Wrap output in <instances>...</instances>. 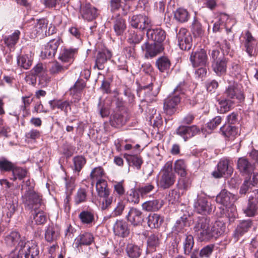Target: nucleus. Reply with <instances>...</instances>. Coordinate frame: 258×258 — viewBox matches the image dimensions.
<instances>
[{
	"label": "nucleus",
	"instance_id": "obj_1",
	"mask_svg": "<svg viewBox=\"0 0 258 258\" xmlns=\"http://www.w3.org/2000/svg\"><path fill=\"white\" fill-rule=\"evenodd\" d=\"M4 240L8 247H13L18 244V246L10 253L11 258H35L39 254L38 248L28 245V241L25 237H21L17 231H13L8 234Z\"/></svg>",
	"mask_w": 258,
	"mask_h": 258
},
{
	"label": "nucleus",
	"instance_id": "obj_2",
	"mask_svg": "<svg viewBox=\"0 0 258 258\" xmlns=\"http://www.w3.org/2000/svg\"><path fill=\"white\" fill-rule=\"evenodd\" d=\"M194 229L201 241H209L211 238H217L223 233L225 226L222 222L219 221L211 225L209 219L202 217L198 219Z\"/></svg>",
	"mask_w": 258,
	"mask_h": 258
},
{
	"label": "nucleus",
	"instance_id": "obj_3",
	"mask_svg": "<svg viewBox=\"0 0 258 258\" xmlns=\"http://www.w3.org/2000/svg\"><path fill=\"white\" fill-rule=\"evenodd\" d=\"M183 85L181 83L179 84L174 89L173 93L164 100L163 108L167 114L172 115L176 111L177 106L181 100V97L178 93H183Z\"/></svg>",
	"mask_w": 258,
	"mask_h": 258
},
{
	"label": "nucleus",
	"instance_id": "obj_4",
	"mask_svg": "<svg viewBox=\"0 0 258 258\" xmlns=\"http://www.w3.org/2000/svg\"><path fill=\"white\" fill-rule=\"evenodd\" d=\"M22 199L25 206L35 211L44 206L41 197L33 190H27L22 196Z\"/></svg>",
	"mask_w": 258,
	"mask_h": 258
},
{
	"label": "nucleus",
	"instance_id": "obj_5",
	"mask_svg": "<svg viewBox=\"0 0 258 258\" xmlns=\"http://www.w3.org/2000/svg\"><path fill=\"white\" fill-rule=\"evenodd\" d=\"M176 180V176L172 171L171 163L167 162L161 172V176L159 180V186L166 189L173 185Z\"/></svg>",
	"mask_w": 258,
	"mask_h": 258
},
{
	"label": "nucleus",
	"instance_id": "obj_6",
	"mask_svg": "<svg viewBox=\"0 0 258 258\" xmlns=\"http://www.w3.org/2000/svg\"><path fill=\"white\" fill-rule=\"evenodd\" d=\"M178 44L180 48L183 50H188L192 46V37L189 32L185 28H181L177 33Z\"/></svg>",
	"mask_w": 258,
	"mask_h": 258
},
{
	"label": "nucleus",
	"instance_id": "obj_7",
	"mask_svg": "<svg viewBox=\"0 0 258 258\" xmlns=\"http://www.w3.org/2000/svg\"><path fill=\"white\" fill-rule=\"evenodd\" d=\"M208 59L206 51L203 49L192 52L189 58L192 66L194 68L206 66L208 62Z\"/></svg>",
	"mask_w": 258,
	"mask_h": 258
},
{
	"label": "nucleus",
	"instance_id": "obj_8",
	"mask_svg": "<svg viewBox=\"0 0 258 258\" xmlns=\"http://www.w3.org/2000/svg\"><path fill=\"white\" fill-rule=\"evenodd\" d=\"M142 50L145 52V57L147 58H153L163 50V47L161 44H149L146 42L142 46Z\"/></svg>",
	"mask_w": 258,
	"mask_h": 258
},
{
	"label": "nucleus",
	"instance_id": "obj_9",
	"mask_svg": "<svg viewBox=\"0 0 258 258\" xmlns=\"http://www.w3.org/2000/svg\"><path fill=\"white\" fill-rule=\"evenodd\" d=\"M237 200L236 197L226 189H223L216 197V201L226 207L233 206V204Z\"/></svg>",
	"mask_w": 258,
	"mask_h": 258
},
{
	"label": "nucleus",
	"instance_id": "obj_10",
	"mask_svg": "<svg viewBox=\"0 0 258 258\" xmlns=\"http://www.w3.org/2000/svg\"><path fill=\"white\" fill-rule=\"evenodd\" d=\"M233 172V169L229 164L227 159L221 160L217 165V170L213 172V175L215 178H220L224 175H230Z\"/></svg>",
	"mask_w": 258,
	"mask_h": 258
},
{
	"label": "nucleus",
	"instance_id": "obj_11",
	"mask_svg": "<svg viewBox=\"0 0 258 258\" xmlns=\"http://www.w3.org/2000/svg\"><path fill=\"white\" fill-rule=\"evenodd\" d=\"M80 13L82 18L88 21L94 20L97 16V9L89 3L81 5Z\"/></svg>",
	"mask_w": 258,
	"mask_h": 258
},
{
	"label": "nucleus",
	"instance_id": "obj_12",
	"mask_svg": "<svg viewBox=\"0 0 258 258\" xmlns=\"http://www.w3.org/2000/svg\"><path fill=\"white\" fill-rule=\"evenodd\" d=\"M194 208L198 213L202 214H209L212 211L211 205L207 199L204 197H198L195 202Z\"/></svg>",
	"mask_w": 258,
	"mask_h": 258
},
{
	"label": "nucleus",
	"instance_id": "obj_13",
	"mask_svg": "<svg viewBox=\"0 0 258 258\" xmlns=\"http://www.w3.org/2000/svg\"><path fill=\"white\" fill-rule=\"evenodd\" d=\"M60 39L57 37L50 40L45 45L42 53L45 57L52 58L56 52L57 48L60 44Z\"/></svg>",
	"mask_w": 258,
	"mask_h": 258
},
{
	"label": "nucleus",
	"instance_id": "obj_14",
	"mask_svg": "<svg viewBox=\"0 0 258 258\" xmlns=\"http://www.w3.org/2000/svg\"><path fill=\"white\" fill-rule=\"evenodd\" d=\"M151 21L146 16L139 15L133 16L131 25L133 27L140 29H147L150 26Z\"/></svg>",
	"mask_w": 258,
	"mask_h": 258
},
{
	"label": "nucleus",
	"instance_id": "obj_15",
	"mask_svg": "<svg viewBox=\"0 0 258 258\" xmlns=\"http://www.w3.org/2000/svg\"><path fill=\"white\" fill-rule=\"evenodd\" d=\"M6 205L3 207V212L4 214H6L8 218H11L16 211L18 202L16 197H13L11 200L8 199V196H6Z\"/></svg>",
	"mask_w": 258,
	"mask_h": 258
},
{
	"label": "nucleus",
	"instance_id": "obj_16",
	"mask_svg": "<svg viewBox=\"0 0 258 258\" xmlns=\"http://www.w3.org/2000/svg\"><path fill=\"white\" fill-rule=\"evenodd\" d=\"M111 51L104 49L101 51H98L96 56L95 64L94 68H97L99 70H102L104 68V63L108 59L111 57Z\"/></svg>",
	"mask_w": 258,
	"mask_h": 258
},
{
	"label": "nucleus",
	"instance_id": "obj_17",
	"mask_svg": "<svg viewBox=\"0 0 258 258\" xmlns=\"http://www.w3.org/2000/svg\"><path fill=\"white\" fill-rule=\"evenodd\" d=\"M147 36L154 43L161 44L166 37L165 32L160 28L156 29H149L147 32Z\"/></svg>",
	"mask_w": 258,
	"mask_h": 258
},
{
	"label": "nucleus",
	"instance_id": "obj_18",
	"mask_svg": "<svg viewBox=\"0 0 258 258\" xmlns=\"http://www.w3.org/2000/svg\"><path fill=\"white\" fill-rule=\"evenodd\" d=\"M49 104L52 110H54L56 108L59 109L64 112L66 115L71 110V103L68 100L53 99L49 101Z\"/></svg>",
	"mask_w": 258,
	"mask_h": 258
},
{
	"label": "nucleus",
	"instance_id": "obj_19",
	"mask_svg": "<svg viewBox=\"0 0 258 258\" xmlns=\"http://www.w3.org/2000/svg\"><path fill=\"white\" fill-rule=\"evenodd\" d=\"M221 131L229 141L234 140L239 135L238 128L229 124H224L221 127Z\"/></svg>",
	"mask_w": 258,
	"mask_h": 258
},
{
	"label": "nucleus",
	"instance_id": "obj_20",
	"mask_svg": "<svg viewBox=\"0 0 258 258\" xmlns=\"http://www.w3.org/2000/svg\"><path fill=\"white\" fill-rule=\"evenodd\" d=\"M164 204L162 200H154L144 202L142 205L143 210L148 212H156L160 210Z\"/></svg>",
	"mask_w": 258,
	"mask_h": 258
},
{
	"label": "nucleus",
	"instance_id": "obj_21",
	"mask_svg": "<svg viewBox=\"0 0 258 258\" xmlns=\"http://www.w3.org/2000/svg\"><path fill=\"white\" fill-rule=\"evenodd\" d=\"M77 52V49H64L60 53L58 59L62 62L71 64L74 61V55Z\"/></svg>",
	"mask_w": 258,
	"mask_h": 258
},
{
	"label": "nucleus",
	"instance_id": "obj_22",
	"mask_svg": "<svg viewBox=\"0 0 258 258\" xmlns=\"http://www.w3.org/2000/svg\"><path fill=\"white\" fill-rule=\"evenodd\" d=\"M59 236V232L56 226L54 225L48 226L45 233V238L47 242H52L56 241Z\"/></svg>",
	"mask_w": 258,
	"mask_h": 258
},
{
	"label": "nucleus",
	"instance_id": "obj_23",
	"mask_svg": "<svg viewBox=\"0 0 258 258\" xmlns=\"http://www.w3.org/2000/svg\"><path fill=\"white\" fill-rule=\"evenodd\" d=\"M127 219L132 224L137 225L143 220L142 212L138 209L132 208L128 213Z\"/></svg>",
	"mask_w": 258,
	"mask_h": 258
},
{
	"label": "nucleus",
	"instance_id": "obj_24",
	"mask_svg": "<svg viewBox=\"0 0 258 258\" xmlns=\"http://www.w3.org/2000/svg\"><path fill=\"white\" fill-rule=\"evenodd\" d=\"M164 219L160 215L153 213L150 214L148 217V225L151 228H157L163 222Z\"/></svg>",
	"mask_w": 258,
	"mask_h": 258
},
{
	"label": "nucleus",
	"instance_id": "obj_25",
	"mask_svg": "<svg viewBox=\"0 0 258 258\" xmlns=\"http://www.w3.org/2000/svg\"><path fill=\"white\" fill-rule=\"evenodd\" d=\"M79 218L84 224H90L94 220V213L93 210H84L79 215Z\"/></svg>",
	"mask_w": 258,
	"mask_h": 258
},
{
	"label": "nucleus",
	"instance_id": "obj_26",
	"mask_svg": "<svg viewBox=\"0 0 258 258\" xmlns=\"http://www.w3.org/2000/svg\"><path fill=\"white\" fill-rule=\"evenodd\" d=\"M225 93L227 97L231 99L236 98L240 101H242L244 99L243 94L238 92V90L234 83L230 85L226 89Z\"/></svg>",
	"mask_w": 258,
	"mask_h": 258
},
{
	"label": "nucleus",
	"instance_id": "obj_27",
	"mask_svg": "<svg viewBox=\"0 0 258 258\" xmlns=\"http://www.w3.org/2000/svg\"><path fill=\"white\" fill-rule=\"evenodd\" d=\"M237 167L241 172L249 173L253 170V166L245 158H240L237 162Z\"/></svg>",
	"mask_w": 258,
	"mask_h": 258
},
{
	"label": "nucleus",
	"instance_id": "obj_28",
	"mask_svg": "<svg viewBox=\"0 0 258 258\" xmlns=\"http://www.w3.org/2000/svg\"><path fill=\"white\" fill-rule=\"evenodd\" d=\"M114 232L118 236L125 237L127 236L128 234V230L126 223L122 221H117L114 228Z\"/></svg>",
	"mask_w": 258,
	"mask_h": 258
},
{
	"label": "nucleus",
	"instance_id": "obj_29",
	"mask_svg": "<svg viewBox=\"0 0 258 258\" xmlns=\"http://www.w3.org/2000/svg\"><path fill=\"white\" fill-rule=\"evenodd\" d=\"M156 66L160 72H165L169 70L171 66V62L167 57L161 56L157 59Z\"/></svg>",
	"mask_w": 258,
	"mask_h": 258
},
{
	"label": "nucleus",
	"instance_id": "obj_30",
	"mask_svg": "<svg viewBox=\"0 0 258 258\" xmlns=\"http://www.w3.org/2000/svg\"><path fill=\"white\" fill-rule=\"evenodd\" d=\"M214 72L219 76L225 73L226 71V61L225 59H217L212 64Z\"/></svg>",
	"mask_w": 258,
	"mask_h": 258
},
{
	"label": "nucleus",
	"instance_id": "obj_31",
	"mask_svg": "<svg viewBox=\"0 0 258 258\" xmlns=\"http://www.w3.org/2000/svg\"><path fill=\"white\" fill-rule=\"evenodd\" d=\"M33 57L31 54H26L18 57L17 63L18 65L24 69H28L32 65Z\"/></svg>",
	"mask_w": 258,
	"mask_h": 258
},
{
	"label": "nucleus",
	"instance_id": "obj_32",
	"mask_svg": "<svg viewBox=\"0 0 258 258\" xmlns=\"http://www.w3.org/2000/svg\"><path fill=\"white\" fill-rule=\"evenodd\" d=\"M94 239L93 235L90 233H85L80 235L77 238L76 244L89 245L92 243Z\"/></svg>",
	"mask_w": 258,
	"mask_h": 258
},
{
	"label": "nucleus",
	"instance_id": "obj_33",
	"mask_svg": "<svg viewBox=\"0 0 258 258\" xmlns=\"http://www.w3.org/2000/svg\"><path fill=\"white\" fill-rule=\"evenodd\" d=\"M107 187V182L105 180L98 179L96 183V188L99 196L109 195V191Z\"/></svg>",
	"mask_w": 258,
	"mask_h": 258
},
{
	"label": "nucleus",
	"instance_id": "obj_34",
	"mask_svg": "<svg viewBox=\"0 0 258 258\" xmlns=\"http://www.w3.org/2000/svg\"><path fill=\"white\" fill-rule=\"evenodd\" d=\"M174 18L180 23L187 22L189 18V14L186 9L179 8L174 12Z\"/></svg>",
	"mask_w": 258,
	"mask_h": 258
},
{
	"label": "nucleus",
	"instance_id": "obj_35",
	"mask_svg": "<svg viewBox=\"0 0 258 258\" xmlns=\"http://www.w3.org/2000/svg\"><path fill=\"white\" fill-rule=\"evenodd\" d=\"M21 32L18 30H16L11 35L6 36L4 38L5 44L8 47L14 46L18 42Z\"/></svg>",
	"mask_w": 258,
	"mask_h": 258
},
{
	"label": "nucleus",
	"instance_id": "obj_36",
	"mask_svg": "<svg viewBox=\"0 0 258 258\" xmlns=\"http://www.w3.org/2000/svg\"><path fill=\"white\" fill-rule=\"evenodd\" d=\"M174 171L182 177L186 175V165L185 162L181 159L176 160L174 164Z\"/></svg>",
	"mask_w": 258,
	"mask_h": 258
},
{
	"label": "nucleus",
	"instance_id": "obj_37",
	"mask_svg": "<svg viewBox=\"0 0 258 258\" xmlns=\"http://www.w3.org/2000/svg\"><path fill=\"white\" fill-rule=\"evenodd\" d=\"M70 64L62 66L57 61H54L49 69L50 73L52 75H57L64 72L68 69Z\"/></svg>",
	"mask_w": 258,
	"mask_h": 258
},
{
	"label": "nucleus",
	"instance_id": "obj_38",
	"mask_svg": "<svg viewBox=\"0 0 258 258\" xmlns=\"http://www.w3.org/2000/svg\"><path fill=\"white\" fill-rule=\"evenodd\" d=\"M11 171L13 177H10V179L13 181H15L17 179L22 180L26 176V170L21 167L17 166L16 165Z\"/></svg>",
	"mask_w": 258,
	"mask_h": 258
},
{
	"label": "nucleus",
	"instance_id": "obj_39",
	"mask_svg": "<svg viewBox=\"0 0 258 258\" xmlns=\"http://www.w3.org/2000/svg\"><path fill=\"white\" fill-rule=\"evenodd\" d=\"M245 35L246 51L248 55L251 56L253 52L252 43L255 41V39L248 31L246 32Z\"/></svg>",
	"mask_w": 258,
	"mask_h": 258
},
{
	"label": "nucleus",
	"instance_id": "obj_40",
	"mask_svg": "<svg viewBox=\"0 0 258 258\" xmlns=\"http://www.w3.org/2000/svg\"><path fill=\"white\" fill-rule=\"evenodd\" d=\"M124 181L122 180L119 182H117L114 184V192H115L116 195L115 198V201L118 200L120 199V198H122L125 193V188L124 185L123 184Z\"/></svg>",
	"mask_w": 258,
	"mask_h": 258
},
{
	"label": "nucleus",
	"instance_id": "obj_41",
	"mask_svg": "<svg viewBox=\"0 0 258 258\" xmlns=\"http://www.w3.org/2000/svg\"><path fill=\"white\" fill-rule=\"evenodd\" d=\"M251 226V222L250 220L244 221L241 222L235 230V234L237 236L242 235L247 232Z\"/></svg>",
	"mask_w": 258,
	"mask_h": 258
},
{
	"label": "nucleus",
	"instance_id": "obj_42",
	"mask_svg": "<svg viewBox=\"0 0 258 258\" xmlns=\"http://www.w3.org/2000/svg\"><path fill=\"white\" fill-rule=\"evenodd\" d=\"M86 83L82 79L78 80L73 87L70 88V93L75 95L80 93L85 87Z\"/></svg>",
	"mask_w": 258,
	"mask_h": 258
},
{
	"label": "nucleus",
	"instance_id": "obj_43",
	"mask_svg": "<svg viewBox=\"0 0 258 258\" xmlns=\"http://www.w3.org/2000/svg\"><path fill=\"white\" fill-rule=\"evenodd\" d=\"M87 199L86 189L80 188L77 191L75 196L74 202L75 205H79L80 203L86 202Z\"/></svg>",
	"mask_w": 258,
	"mask_h": 258
},
{
	"label": "nucleus",
	"instance_id": "obj_44",
	"mask_svg": "<svg viewBox=\"0 0 258 258\" xmlns=\"http://www.w3.org/2000/svg\"><path fill=\"white\" fill-rule=\"evenodd\" d=\"M43 208H41L39 209L38 212L37 210L34 211V214L33 215V219L35 222L37 224H44L47 219L46 215L44 213V212L42 211Z\"/></svg>",
	"mask_w": 258,
	"mask_h": 258
},
{
	"label": "nucleus",
	"instance_id": "obj_45",
	"mask_svg": "<svg viewBox=\"0 0 258 258\" xmlns=\"http://www.w3.org/2000/svg\"><path fill=\"white\" fill-rule=\"evenodd\" d=\"M15 164L6 158H0V170L1 171H11Z\"/></svg>",
	"mask_w": 258,
	"mask_h": 258
},
{
	"label": "nucleus",
	"instance_id": "obj_46",
	"mask_svg": "<svg viewBox=\"0 0 258 258\" xmlns=\"http://www.w3.org/2000/svg\"><path fill=\"white\" fill-rule=\"evenodd\" d=\"M127 253L130 258H138L141 255L140 248L137 246L128 244L126 248Z\"/></svg>",
	"mask_w": 258,
	"mask_h": 258
},
{
	"label": "nucleus",
	"instance_id": "obj_47",
	"mask_svg": "<svg viewBox=\"0 0 258 258\" xmlns=\"http://www.w3.org/2000/svg\"><path fill=\"white\" fill-rule=\"evenodd\" d=\"M219 109L221 113H225L229 111L234 104V102L232 100L223 99L219 101Z\"/></svg>",
	"mask_w": 258,
	"mask_h": 258
},
{
	"label": "nucleus",
	"instance_id": "obj_48",
	"mask_svg": "<svg viewBox=\"0 0 258 258\" xmlns=\"http://www.w3.org/2000/svg\"><path fill=\"white\" fill-rule=\"evenodd\" d=\"M48 21L45 19H40L35 25V29L37 33L46 34Z\"/></svg>",
	"mask_w": 258,
	"mask_h": 258
},
{
	"label": "nucleus",
	"instance_id": "obj_49",
	"mask_svg": "<svg viewBox=\"0 0 258 258\" xmlns=\"http://www.w3.org/2000/svg\"><path fill=\"white\" fill-rule=\"evenodd\" d=\"M74 169L77 172L80 171L86 163V159L82 156H77L73 159Z\"/></svg>",
	"mask_w": 258,
	"mask_h": 258
},
{
	"label": "nucleus",
	"instance_id": "obj_50",
	"mask_svg": "<svg viewBox=\"0 0 258 258\" xmlns=\"http://www.w3.org/2000/svg\"><path fill=\"white\" fill-rule=\"evenodd\" d=\"M154 189V186L151 183H148L146 185L139 187L138 191L139 192L140 196L144 198L148 194H150Z\"/></svg>",
	"mask_w": 258,
	"mask_h": 258
},
{
	"label": "nucleus",
	"instance_id": "obj_51",
	"mask_svg": "<svg viewBox=\"0 0 258 258\" xmlns=\"http://www.w3.org/2000/svg\"><path fill=\"white\" fill-rule=\"evenodd\" d=\"M194 244V238L192 235H187L184 244V250L186 254H189Z\"/></svg>",
	"mask_w": 258,
	"mask_h": 258
},
{
	"label": "nucleus",
	"instance_id": "obj_52",
	"mask_svg": "<svg viewBox=\"0 0 258 258\" xmlns=\"http://www.w3.org/2000/svg\"><path fill=\"white\" fill-rule=\"evenodd\" d=\"M104 174L103 169L101 167L93 169L90 174V177L93 180L92 182L95 180L97 181L98 179H102L101 178Z\"/></svg>",
	"mask_w": 258,
	"mask_h": 258
},
{
	"label": "nucleus",
	"instance_id": "obj_53",
	"mask_svg": "<svg viewBox=\"0 0 258 258\" xmlns=\"http://www.w3.org/2000/svg\"><path fill=\"white\" fill-rule=\"evenodd\" d=\"M125 207V202L121 199L118 200L114 207V216L121 215Z\"/></svg>",
	"mask_w": 258,
	"mask_h": 258
},
{
	"label": "nucleus",
	"instance_id": "obj_54",
	"mask_svg": "<svg viewBox=\"0 0 258 258\" xmlns=\"http://www.w3.org/2000/svg\"><path fill=\"white\" fill-rule=\"evenodd\" d=\"M109 195L104 196H99L102 199H100L101 208L102 210H106L111 207L112 203V197H108Z\"/></svg>",
	"mask_w": 258,
	"mask_h": 258
},
{
	"label": "nucleus",
	"instance_id": "obj_55",
	"mask_svg": "<svg viewBox=\"0 0 258 258\" xmlns=\"http://www.w3.org/2000/svg\"><path fill=\"white\" fill-rule=\"evenodd\" d=\"M125 28V24L124 21L121 19H118L114 26V29L117 35H120L123 33Z\"/></svg>",
	"mask_w": 258,
	"mask_h": 258
},
{
	"label": "nucleus",
	"instance_id": "obj_56",
	"mask_svg": "<svg viewBox=\"0 0 258 258\" xmlns=\"http://www.w3.org/2000/svg\"><path fill=\"white\" fill-rule=\"evenodd\" d=\"M32 77H35V76H40L45 73V69L43 68L42 63L37 64L31 71Z\"/></svg>",
	"mask_w": 258,
	"mask_h": 258
},
{
	"label": "nucleus",
	"instance_id": "obj_57",
	"mask_svg": "<svg viewBox=\"0 0 258 258\" xmlns=\"http://www.w3.org/2000/svg\"><path fill=\"white\" fill-rule=\"evenodd\" d=\"M192 32L195 36L201 37L204 34L202 25L199 22H194L192 24Z\"/></svg>",
	"mask_w": 258,
	"mask_h": 258
},
{
	"label": "nucleus",
	"instance_id": "obj_58",
	"mask_svg": "<svg viewBox=\"0 0 258 258\" xmlns=\"http://www.w3.org/2000/svg\"><path fill=\"white\" fill-rule=\"evenodd\" d=\"M253 186H254L251 183L250 178L245 179L242 186H241L240 193L245 194L249 189H251Z\"/></svg>",
	"mask_w": 258,
	"mask_h": 258
},
{
	"label": "nucleus",
	"instance_id": "obj_59",
	"mask_svg": "<svg viewBox=\"0 0 258 258\" xmlns=\"http://www.w3.org/2000/svg\"><path fill=\"white\" fill-rule=\"evenodd\" d=\"M140 195L138 188L136 189H132L129 195V200L134 204H138L140 202Z\"/></svg>",
	"mask_w": 258,
	"mask_h": 258
},
{
	"label": "nucleus",
	"instance_id": "obj_60",
	"mask_svg": "<svg viewBox=\"0 0 258 258\" xmlns=\"http://www.w3.org/2000/svg\"><path fill=\"white\" fill-rule=\"evenodd\" d=\"M213 245H207L203 247L200 251V255L201 257H209L213 251Z\"/></svg>",
	"mask_w": 258,
	"mask_h": 258
},
{
	"label": "nucleus",
	"instance_id": "obj_61",
	"mask_svg": "<svg viewBox=\"0 0 258 258\" xmlns=\"http://www.w3.org/2000/svg\"><path fill=\"white\" fill-rule=\"evenodd\" d=\"M75 187V180L73 178L66 179V192L68 195H71Z\"/></svg>",
	"mask_w": 258,
	"mask_h": 258
},
{
	"label": "nucleus",
	"instance_id": "obj_62",
	"mask_svg": "<svg viewBox=\"0 0 258 258\" xmlns=\"http://www.w3.org/2000/svg\"><path fill=\"white\" fill-rule=\"evenodd\" d=\"M148 246L150 247L157 246L159 244V239L157 235L155 234L151 235L148 239Z\"/></svg>",
	"mask_w": 258,
	"mask_h": 258
},
{
	"label": "nucleus",
	"instance_id": "obj_63",
	"mask_svg": "<svg viewBox=\"0 0 258 258\" xmlns=\"http://www.w3.org/2000/svg\"><path fill=\"white\" fill-rule=\"evenodd\" d=\"M23 104L20 107V110L24 111L29 106L33 101V98L29 96L22 97Z\"/></svg>",
	"mask_w": 258,
	"mask_h": 258
},
{
	"label": "nucleus",
	"instance_id": "obj_64",
	"mask_svg": "<svg viewBox=\"0 0 258 258\" xmlns=\"http://www.w3.org/2000/svg\"><path fill=\"white\" fill-rule=\"evenodd\" d=\"M40 133L39 131L35 129H32L29 132L26 134V137L27 139L36 140L40 137Z\"/></svg>",
	"mask_w": 258,
	"mask_h": 258
}]
</instances>
